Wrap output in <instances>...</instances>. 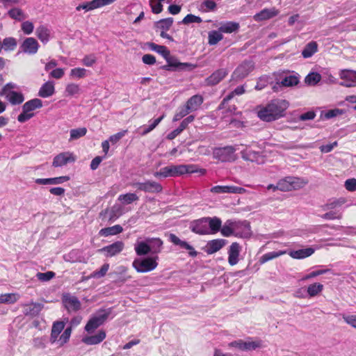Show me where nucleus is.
I'll use <instances>...</instances> for the list:
<instances>
[{
  "instance_id": "338daca9",
  "label": "nucleus",
  "mask_w": 356,
  "mask_h": 356,
  "mask_svg": "<svg viewBox=\"0 0 356 356\" xmlns=\"http://www.w3.org/2000/svg\"><path fill=\"white\" fill-rule=\"evenodd\" d=\"M97 61V58L94 54L86 55L82 59V63L86 67H92Z\"/></svg>"
},
{
  "instance_id": "f8f14e48",
  "label": "nucleus",
  "mask_w": 356,
  "mask_h": 356,
  "mask_svg": "<svg viewBox=\"0 0 356 356\" xmlns=\"http://www.w3.org/2000/svg\"><path fill=\"white\" fill-rule=\"evenodd\" d=\"M168 241L173 245L179 246L181 249L188 250L190 257H195L197 255V252L192 245L188 244L186 241L181 240L175 234L170 233L168 234Z\"/></svg>"
},
{
  "instance_id": "13d9d810",
  "label": "nucleus",
  "mask_w": 356,
  "mask_h": 356,
  "mask_svg": "<svg viewBox=\"0 0 356 356\" xmlns=\"http://www.w3.org/2000/svg\"><path fill=\"white\" fill-rule=\"evenodd\" d=\"M72 329L71 328V327L69 326L64 330V332L60 335L59 339L60 346H63L69 341L72 334Z\"/></svg>"
},
{
  "instance_id": "4468645a",
  "label": "nucleus",
  "mask_w": 356,
  "mask_h": 356,
  "mask_svg": "<svg viewBox=\"0 0 356 356\" xmlns=\"http://www.w3.org/2000/svg\"><path fill=\"white\" fill-rule=\"evenodd\" d=\"M124 248V244L121 241H118L111 245L103 247L98 250L106 257H112L120 253Z\"/></svg>"
},
{
  "instance_id": "4d7b16f0",
  "label": "nucleus",
  "mask_w": 356,
  "mask_h": 356,
  "mask_svg": "<svg viewBox=\"0 0 356 356\" xmlns=\"http://www.w3.org/2000/svg\"><path fill=\"white\" fill-rule=\"evenodd\" d=\"M6 50H13L17 46V41L14 38H6L2 43Z\"/></svg>"
},
{
  "instance_id": "6ab92c4d",
  "label": "nucleus",
  "mask_w": 356,
  "mask_h": 356,
  "mask_svg": "<svg viewBox=\"0 0 356 356\" xmlns=\"http://www.w3.org/2000/svg\"><path fill=\"white\" fill-rule=\"evenodd\" d=\"M75 161L73 154L70 152H65L56 155L53 161L52 165L55 168L63 167L68 163Z\"/></svg>"
},
{
  "instance_id": "423d86ee",
  "label": "nucleus",
  "mask_w": 356,
  "mask_h": 356,
  "mask_svg": "<svg viewBox=\"0 0 356 356\" xmlns=\"http://www.w3.org/2000/svg\"><path fill=\"white\" fill-rule=\"evenodd\" d=\"M157 256L146 257L144 259H136L133 261L132 266L138 273H147L154 270L157 266Z\"/></svg>"
},
{
  "instance_id": "c85d7f7f",
  "label": "nucleus",
  "mask_w": 356,
  "mask_h": 356,
  "mask_svg": "<svg viewBox=\"0 0 356 356\" xmlns=\"http://www.w3.org/2000/svg\"><path fill=\"white\" fill-rule=\"evenodd\" d=\"M227 243V241L222 238L213 239L209 241L207 243V252L208 254H213L221 248H222Z\"/></svg>"
},
{
  "instance_id": "c756f323",
  "label": "nucleus",
  "mask_w": 356,
  "mask_h": 356,
  "mask_svg": "<svg viewBox=\"0 0 356 356\" xmlns=\"http://www.w3.org/2000/svg\"><path fill=\"white\" fill-rule=\"evenodd\" d=\"M3 96H5L6 99L13 105L20 104L24 101V95L22 92L16 91H8V92Z\"/></svg>"
},
{
  "instance_id": "69168bd1",
  "label": "nucleus",
  "mask_w": 356,
  "mask_h": 356,
  "mask_svg": "<svg viewBox=\"0 0 356 356\" xmlns=\"http://www.w3.org/2000/svg\"><path fill=\"white\" fill-rule=\"evenodd\" d=\"M79 86L76 83L67 84L65 88V92L67 94V95L70 96L78 94L79 92Z\"/></svg>"
},
{
  "instance_id": "6e6d98bb",
  "label": "nucleus",
  "mask_w": 356,
  "mask_h": 356,
  "mask_svg": "<svg viewBox=\"0 0 356 356\" xmlns=\"http://www.w3.org/2000/svg\"><path fill=\"white\" fill-rule=\"evenodd\" d=\"M33 346L37 349H44L47 346V338L45 337L34 338Z\"/></svg>"
},
{
  "instance_id": "f704fd0d",
  "label": "nucleus",
  "mask_w": 356,
  "mask_h": 356,
  "mask_svg": "<svg viewBox=\"0 0 356 356\" xmlns=\"http://www.w3.org/2000/svg\"><path fill=\"white\" fill-rule=\"evenodd\" d=\"M35 33L38 39L43 43L45 44L49 40L51 31L47 27L43 25L38 26Z\"/></svg>"
},
{
  "instance_id": "2eb2a0df",
  "label": "nucleus",
  "mask_w": 356,
  "mask_h": 356,
  "mask_svg": "<svg viewBox=\"0 0 356 356\" xmlns=\"http://www.w3.org/2000/svg\"><path fill=\"white\" fill-rule=\"evenodd\" d=\"M167 61V65L161 67L162 69L168 71L171 70H185L188 67H191L193 65L188 63H181L179 62L177 58L170 56V53L169 52V56L168 57L164 58Z\"/></svg>"
},
{
  "instance_id": "5fc2aeb1",
  "label": "nucleus",
  "mask_w": 356,
  "mask_h": 356,
  "mask_svg": "<svg viewBox=\"0 0 356 356\" xmlns=\"http://www.w3.org/2000/svg\"><path fill=\"white\" fill-rule=\"evenodd\" d=\"M87 70L85 68L76 67L70 71V76L73 78L81 79L86 76Z\"/></svg>"
},
{
  "instance_id": "5701e85b",
  "label": "nucleus",
  "mask_w": 356,
  "mask_h": 356,
  "mask_svg": "<svg viewBox=\"0 0 356 356\" xmlns=\"http://www.w3.org/2000/svg\"><path fill=\"white\" fill-rule=\"evenodd\" d=\"M279 12L275 8H264L259 13L254 15V19L257 22H261L273 18L278 15Z\"/></svg>"
},
{
  "instance_id": "f03ea898",
  "label": "nucleus",
  "mask_w": 356,
  "mask_h": 356,
  "mask_svg": "<svg viewBox=\"0 0 356 356\" xmlns=\"http://www.w3.org/2000/svg\"><path fill=\"white\" fill-rule=\"evenodd\" d=\"M197 172L194 165H172L162 168L160 171L156 172L154 175L156 177H178L187 173Z\"/></svg>"
},
{
  "instance_id": "cd10ccee",
  "label": "nucleus",
  "mask_w": 356,
  "mask_h": 356,
  "mask_svg": "<svg viewBox=\"0 0 356 356\" xmlns=\"http://www.w3.org/2000/svg\"><path fill=\"white\" fill-rule=\"evenodd\" d=\"M65 328V323L64 321H55L51 327V334H50V342L51 343H54L61 333V332Z\"/></svg>"
},
{
  "instance_id": "79ce46f5",
  "label": "nucleus",
  "mask_w": 356,
  "mask_h": 356,
  "mask_svg": "<svg viewBox=\"0 0 356 356\" xmlns=\"http://www.w3.org/2000/svg\"><path fill=\"white\" fill-rule=\"evenodd\" d=\"M299 83V75H289L285 76L281 81V85L285 87L296 86Z\"/></svg>"
},
{
  "instance_id": "0eeeda50",
  "label": "nucleus",
  "mask_w": 356,
  "mask_h": 356,
  "mask_svg": "<svg viewBox=\"0 0 356 356\" xmlns=\"http://www.w3.org/2000/svg\"><path fill=\"white\" fill-rule=\"evenodd\" d=\"M236 149L231 145L223 147H216L213 151V156L222 162L234 161L236 156L235 154Z\"/></svg>"
},
{
  "instance_id": "ea45409f",
  "label": "nucleus",
  "mask_w": 356,
  "mask_h": 356,
  "mask_svg": "<svg viewBox=\"0 0 356 356\" xmlns=\"http://www.w3.org/2000/svg\"><path fill=\"white\" fill-rule=\"evenodd\" d=\"M286 253H287V252L286 250H280L277 252H275V251L269 252H267V253L264 254V255H262V257L260 259V261H261V263L264 264L270 260L275 259L280 256L285 254Z\"/></svg>"
},
{
  "instance_id": "72a5a7b5",
  "label": "nucleus",
  "mask_w": 356,
  "mask_h": 356,
  "mask_svg": "<svg viewBox=\"0 0 356 356\" xmlns=\"http://www.w3.org/2000/svg\"><path fill=\"white\" fill-rule=\"evenodd\" d=\"M123 228L120 225H115L112 227H108L100 229L99 234L102 236H108L116 235L122 232Z\"/></svg>"
},
{
  "instance_id": "0e129e2a",
  "label": "nucleus",
  "mask_w": 356,
  "mask_h": 356,
  "mask_svg": "<svg viewBox=\"0 0 356 356\" xmlns=\"http://www.w3.org/2000/svg\"><path fill=\"white\" fill-rule=\"evenodd\" d=\"M149 4L152 8V11L155 14H159L163 10V5L161 1L158 0H150Z\"/></svg>"
},
{
  "instance_id": "49530a36",
  "label": "nucleus",
  "mask_w": 356,
  "mask_h": 356,
  "mask_svg": "<svg viewBox=\"0 0 356 356\" xmlns=\"http://www.w3.org/2000/svg\"><path fill=\"white\" fill-rule=\"evenodd\" d=\"M191 112V111L188 109V107L186 104L184 106H179L177 108V110L173 117L172 121L173 122L179 121L181 119H182L183 118H184L185 116H186Z\"/></svg>"
},
{
  "instance_id": "6e6552de",
  "label": "nucleus",
  "mask_w": 356,
  "mask_h": 356,
  "mask_svg": "<svg viewBox=\"0 0 356 356\" xmlns=\"http://www.w3.org/2000/svg\"><path fill=\"white\" fill-rule=\"evenodd\" d=\"M131 186L138 191L149 193H159L163 191L161 184L152 180H146L144 182H134Z\"/></svg>"
},
{
  "instance_id": "774afa93",
  "label": "nucleus",
  "mask_w": 356,
  "mask_h": 356,
  "mask_svg": "<svg viewBox=\"0 0 356 356\" xmlns=\"http://www.w3.org/2000/svg\"><path fill=\"white\" fill-rule=\"evenodd\" d=\"M21 29L25 34L29 35L33 33L34 25L30 21H25L22 24Z\"/></svg>"
},
{
  "instance_id": "e2e57ef3",
  "label": "nucleus",
  "mask_w": 356,
  "mask_h": 356,
  "mask_svg": "<svg viewBox=\"0 0 356 356\" xmlns=\"http://www.w3.org/2000/svg\"><path fill=\"white\" fill-rule=\"evenodd\" d=\"M55 276V273L52 271H47L46 273H38L36 277L41 282L49 281Z\"/></svg>"
},
{
  "instance_id": "ddd939ff",
  "label": "nucleus",
  "mask_w": 356,
  "mask_h": 356,
  "mask_svg": "<svg viewBox=\"0 0 356 356\" xmlns=\"http://www.w3.org/2000/svg\"><path fill=\"white\" fill-rule=\"evenodd\" d=\"M190 229L195 234L200 235L210 234L208 227L207 217L202 218L191 222Z\"/></svg>"
},
{
  "instance_id": "bf43d9fd",
  "label": "nucleus",
  "mask_w": 356,
  "mask_h": 356,
  "mask_svg": "<svg viewBox=\"0 0 356 356\" xmlns=\"http://www.w3.org/2000/svg\"><path fill=\"white\" fill-rule=\"evenodd\" d=\"M261 347V343L259 341H243V350L249 351L257 349Z\"/></svg>"
},
{
  "instance_id": "7c9ffc66",
  "label": "nucleus",
  "mask_w": 356,
  "mask_h": 356,
  "mask_svg": "<svg viewBox=\"0 0 356 356\" xmlns=\"http://www.w3.org/2000/svg\"><path fill=\"white\" fill-rule=\"evenodd\" d=\"M245 88L243 86H237L233 91L229 93L222 101L218 106V109L225 108L226 104L232 99L235 95H241L245 92Z\"/></svg>"
},
{
  "instance_id": "412c9836",
  "label": "nucleus",
  "mask_w": 356,
  "mask_h": 356,
  "mask_svg": "<svg viewBox=\"0 0 356 356\" xmlns=\"http://www.w3.org/2000/svg\"><path fill=\"white\" fill-rule=\"evenodd\" d=\"M228 71L225 68L216 70L206 79L208 86H215L219 83L227 75Z\"/></svg>"
},
{
  "instance_id": "2f4dec72",
  "label": "nucleus",
  "mask_w": 356,
  "mask_h": 356,
  "mask_svg": "<svg viewBox=\"0 0 356 356\" xmlns=\"http://www.w3.org/2000/svg\"><path fill=\"white\" fill-rule=\"evenodd\" d=\"M202 103L203 97L200 95H195L188 99L186 105L188 109L193 112L197 111Z\"/></svg>"
},
{
  "instance_id": "4be33fe9",
  "label": "nucleus",
  "mask_w": 356,
  "mask_h": 356,
  "mask_svg": "<svg viewBox=\"0 0 356 356\" xmlns=\"http://www.w3.org/2000/svg\"><path fill=\"white\" fill-rule=\"evenodd\" d=\"M43 307L44 305L38 302H31L28 304H24L23 305V314L27 316H36L40 314Z\"/></svg>"
},
{
  "instance_id": "a878e982",
  "label": "nucleus",
  "mask_w": 356,
  "mask_h": 356,
  "mask_svg": "<svg viewBox=\"0 0 356 356\" xmlns=\"http://www.w3.org/2000/svg\"><path fill=\"white\" fill-rule=\"evenodd\" d=\"M315 250L312 248H307L298 250H291L288 252L289 255L296 259L307 258L314 254Z\"/></svg>"
},
{
  "instance_id": "aec40b11",
  "label": "nucleus",
  "mask_w": 356,
  "mask_h": 356,
  "mask_svg": "<svg viewBox=\"0 0 356 356\" xmlns=\"http://www.w3.org/2000/svg\"><path fill=\"white\" fill-rule=\"evenodd\" d=\"M245 191V189L242 187L235 186H215L211 188V192L213 193H234L242 194Z\"/></svg>"
},
{
  "instance_id": "58836bf2",
  "label": "nucleus",
  "mask_w": 356,
  "mask_h": 356,
  "mask_svg": "<svg viewBox=\"0 0 356 356\" xmlns=\"http://www.w3.org/2000/svg\"><path fill=\"white\" fill-rule=\"evenodd\" d=\"M146 46L148 47L149 49L152 51H154L161 54L163 58H166L168 56H169L170 51L165 46L159 45L154 42H147Z\"/></svg>"
},
{
  "instance_id": "f3484780",
  "label": "nucleus",
  "mask_w": 356,
  "mask_h": 356,
  "mask_svg": "<svg viewBox=\"0 0 356 356\" xmlns=\"http://www.w3.org/2000/svg\"><path fill=\"white\" fill-rule=\"evenodd\" d=\"M39 44L34 38H26L20 45L21 51L30 54H35L39 49Z\"/></svg>"
},
{
  "instance_id": "c9c22d12",
  "label": "nucleus",
  "mask_w": 356,
  "mask_h": 356,
  "mask_svg": "<svg viewBox=\"0 0 356 356\" xmlns=\"http://www.w3.org/2000/svg\"><path fill=\"white\" fill-rule=\"evenodd\" d=\"M318 51V44L316 42L312 41L307 43L302 51V56L305 58L312 57Z\"/></svg>"
},
{
  "instance_id": "473e14b6",
  "label": "nucleus",
  "mask_w": 356,
  "mask_h": 356,
  "mask_svg": "<svg viewBox=\"0 0 356 356\" xmlns=\"http://www.w3.org/2000/svg\"><path fill=\"white\" fill-rule=\"evenodd\" d=\"M208 227L211 234H216L220 230L222 226L221 220L216 217H207Z\"/></svg>"
},
{
  "instance_id": "603ef678",
  "label": "nucleus",
  "mask_w": 356,
  "mask_h": 356,
  "mask_svg": "<svg viewBox=\"0 0 356 356\" xmlns=\"http://www.w3.org/2000/svg\"><path fill=\"white\" fill-rule=\"evenodd\" d=\"M8 14L12 19H16L18 21H22L24 19H25V17H26L23 11L21 9L17 8L10 9L8 11Z\"/></svg>"
},
{
  "instance_id": "1a4fd4ad",
  "label": "nucleus",
  "mask_w": 356,
  "mask_h": 356,
  "mask_svg": "<svg viewBox=\"0 0 356 356\" xmlns=\"http://www.w3.org/2000/svg\"><path fill=\"white\" fill-rule=\"evenodd\" d=\"M254 68V63L251 60L242 62L234 71L232 78L234 80H241L246 77Z\"/></svg>"
},
{
  "instance_id": "e433bc0d",
  "label": "nucleus",
  "mask_w": 356,
  "mask_h": 356,
  "mask_svg": "<svg viewBox=\"0 0 356 356\" xmlns=\"http://www.w3.org/2000/svg\"><path fill=\"white\" fill-rule=\"evenodd\" d=\"M239 27V24L238 22H227L226 23L222 24L219 27L218 30L221 33H232L238 31Z\"/></svg>"
},
{
  "instance_id": "4c0bfd02",
  "label": "nucleus",
  "mask_w": 356,
  "mask_h": 356,
  "mask_svg": "<svg viewBox=\"0 0 356 356\" xmlns=\"http://www.w3.org/2000/svg\"><path fill=\"white\" fill-rule=\"evenodd\" d=\"M234 220H227L223 226H221L220 233L225 237L234 235Z\"/></svg>"
},
{
  "instance_id": "c03bdc74",
  "label": "nucleus",
  "mask_w": 356,
  "mask_h": 356,
  "mask_svg": "<svg viewBox=\"0 0 356 356\" xmlns=\"http://www.w3.org/2000/svg\"><path fill=\"white\" fill-rule=\"evenodd\" d=\"M138 200V196L136 193H129L126 194L120 195L118 200L123 204H129Z\"/></svg>"
},
{
  "instance_id": "a211bd4d",
  "label": "nucleus",
  "mask_w": 356,
  "mask_h": 356,
  "mask_svg": "<svg viewBox=\"0 0 356 356\" xmlns=\"http://www.w3.org/2000/svg\"><path fill=\"white\" fill-rule=\"evenodd\" d=\"M241 250V245L237 242H234L230 245L227 251L228 263L230 266H234L238 264Z\"/></svg>"
},
{
  "instance_id": "20e7f679",
  "label": "nucleus",
  "mask_w": 356,
  "mask_h": 356,
  "mask_svg": "<svg viewBox=\"0 0 356 356\" xmlns=\"http://www.w3.org/2000/svg\"><path fill=\"white\" fill-rule=\"evenodd\" d=\"M42 107V102L41 99L35 98L26 102L22 106V112L17 117V120L21 122H25L34 116L33 113L37 108Z\"/></svg>"
},
{
  "instance_id": "864d4df0",
  "label": "nucleus",
  "mask_w": 356,
  "mask_h": 356,
  "mask_svg": "<svg viewBox=\"0 0 356 356\" xmlns=\"http://www.w3.org/2000/svg\"><path fill=\"white\" fill-rule=\"evenodd\" d=\"M15 293H5L0 295V304H13L17 302V298Z\"/></svg>"
},
{
  "instance_id": "dca6fc26",
  "label": "nucleus",
  "mask_w": 356,
  "mask_h": 356,
  "mask_svg": "<svg viewBox=\"0 0 356 356\" xmlns=\"http://www.w3.org/2000/svg\"><path fill=\"white\" fill-rule=\"evenodd\" d=\"M339 75L341 79H342L340 83L341 86L348 88L356 87V71L343 70Z\"/></svg>"
},
{
  "instance_id": "9d476101",
  "label": "nucleus",
  "mask_w": 356,
  "mask_h": 356,
  "mask_svg": "<svg viewBox=\"0 0 356 356\" xmlns=\"http://www.w3.org/2000/svg\"><path fill=\"white\" fill-rule=\"evenodd\" d=\"M62 302L68 313L76 312L81 308V303L79 298L70 293L63 296Z\"/></svg>"
},
{
  "instance_id": "9b49d317",
  "label": "nucleus",
  "mask_w": 356,
  "mask_h": 356,
  "mask_svg": "<svg viewBox=\"0 0 356 356\" xmlns=\"http://www.w3.org/2000/svg\"><path fill=\"white\" fill-rule=\"evenodd\" d=\"M234 236L239 238H248L251 235L250 223L247 220H234Z\"/></svg>"
},
{
  "instance_id": "39448f33",
  "label": "nucleus",
  "mask_w": 356,
  "mask_h": 356,
  "mask_svg": "<svg viewBox=\"0 0 356 356\" xmlns=\"http://www.w3.org/2000/svg\"><path fill=\"white\" fill-rule=\"evenodd\" d=\"M111 314V309L99 310L88 321L85 326V330L88 333H92L95 330L103 325Z\"/></svg>"
},
{
  "instance_id": "a18cd8bd",
  "label": "nucleus",
  "mask_w": 356,
  "mask_h": 356,
  "mask_svg": "<svg viewBox=\"0 0 356 356\" xmlns=\"http://www.w3.org/2000/svg\"><path fill=\"white\" fill-rule=\"evenodd\" d=\"M321 80V76L318 72L309 73L305 79V83L309 86H315Z\"/></svg>"
},
{
  "instance_id": "a19ab883",
  "label": "nucleus",
  "mask_w": 356,
  "mask_h": 356,
  "mask_svg": "<svg viewBox=\"0 0 356 356\" xmlns=\"http://www.w3.org/2000/svg\"><path fill=\"white\" fill-rule=\"evenodd\" d=\"M135 251L138 256L145 255L150 252L147 238L145 241L137 243L135 245Z\"/></svg>"
},
{
  "instance_id": "393cba45",
  "label": "nucleus",
  "mask_w": 356,
  "mask_h": 356,
  "mask_svg": "<svg viewBox=\"0 0 356 356\" xmlns=\"http://www.w3.org/2000/svg\"><path fill=\"white\" fill-rule=\"evenodd\" d=\"M54 93V83L51 81H49L42 85L38 91V96L42 98H47L52 96Z\"/></svg>"
},
{
  "instance_id": "09e8293b",
  "label": "nucleus",
  "mask_w": 356,
  "mask_h": 356,
  "mask_svg": "<svg viewBox=\"0 0 356 356\" xmlns=\"http://www.w3.org/2000/svg\"><path fill=\"white\" fill-rule=\"evenodd\" d=\"M173 23L172 17H168L165 19H161L159 21L156 22V26L157 28L160 29L161 31H168L171 27Z\"/></svg>"
},
{
  "instance_id": "7ed1b4c3",
  "label": "nucleus",
  "mask_w": 356,
  "mask_h": 356,
  "mask_svg": "<svg viewBox=\"0 0 356 356\" xmlns=\"http://www.w3.org/2000/svg\"><path fill=\"white\" fill-rule=\"evenodd\" d=\"M308 183V180L296 177H286L280 179L277 184V188L281 191H290L303 188Z\"/></svg>"
},
{
  "instance_id": "37998d69",
  "label": "nucleus",
  "mask_w": 356,
  "mask_h": 356,
  "mask_svg": "<svg viewBox=\"0 0 356 356\" xmlns=\"http://www.w3.org/2000/svg\"><path fill=\"white\" fill-rule=\"evenodd\" d=\"M223 35L222 33L218 31H211L209 33L208 42L210 45H215L218 42L222 40Z\"/></svg>"
},
{
  "instance_id": "b1692460",
  "label": "nucleus",
  "mask_w": 356,
  "mask_h": 356,
  "mask_svg": "<svg viewBox=\"0 0 356 356\" xmlns=\"http://www.w3.org/2000/svg\"><path fill=\"white\" fill-rule=\"evenodd\" d=\"M106 337L104 330H99L97 334L92 336H86L82 338L81 341L86 345H97L103 341Z\"/></svg>"
},
{
  "instance_id": "052dcab7",
  "label": "nucleus",
  "mask_w": 356,
  "mask_h": 356,
  "mask_svg": "<svg viewBox=\"0 0 356 356\" xmlns=\"http://www.w3.org/2000/svg\"><path fill=\"white\" fill-rule=\"evenodd\" d=\"M202 19L200 17L194 15L193 14H188L182 20V23L184 24H188L191 23H201Z\"/></svg>"
},
{
  "instance_id": "bb28decb",
  "label": "nucleus",
  "mask_w": 356,
  "mask_h": 356,
  "mask_svg": "<svg viewBox=\"0 0 356 356\" xmlns=\"http://www.w3.org/2000/svg\"><path fill=\"white\" fill-rule=\"evenodd\" d=\"M149 252L152 254L160 253L163 249V242L159 238H147Z\"/></svg>"
},
{
  "instance_id": "3c124183",
  "label": "nucleus",
  "mask_w": 356,
  "mask_h": 356,
  "mask_svg": "<svg viewBox=\"0 0 356 356\" xmlns=\"http://www.w3.org/2000/svg\"><path fill=\"white\" fill-rule=\"evenodd\" d=\"M109 269V264H103L99 270L93 271L89 276L90 278H102L104 277Z\"/></svg>"
},
{
  "instance_id": "8fccbe9b",
  "label": "nucleus",
  "mask_w": 356,
  "mask_h": 356,
  "mask_svg": "<svg viewBox=\"0 0 356 356\" xmlns=\"http://www.w3.org/2000/svg\"><path fill=\"white\" fill-rule=\"evenodd\" d=\"M87 133V129L85 127H80L70 130V140H76L84 136Z\"/></svg>"
},
{
  "instance_id": "f257e3e1",
  "label": "nucleus",
  "mask_w": 356,
  "mask_h": 356,
  "mask_svg": "<svg viewBox=\"0 0 356 356\" xmlns=\"http://www.w3.org/2000/svg\"><path fill=\"white\" fill-rule=\"evenodd\" d=\"M289 102L284 99H275L271 100L266 106L261 108L258 117L263 121H275L284 115V112L289 107Z\"/></svg>"
},
{
  "instance_id": "de8ad7c7",
  "label": "nucleus",
  "mask_w": 356,
  "mask_h": 356,
  "mask_svg": "<svg viewBox=\"0 0 356 356\" xmlns=\"http://www.w3.org/2000/svg\"><path fill=\"white\" fill-rule=\"evenodd\" d=\"M323 289V285L321 283H314L307 287V293L310 297H314L321 293Z\"/></svg>"
},
{
  "instance_id": "680f3d73",
  "label": "nucleus",
  "mask_w": 356,
  "mask_h": 356,
  "mask_svg": "<svg viewBox=\"0 0 356 356\" xmlns=\"http://www.w3.org/2000/svg\"><path fill=\"white\" fill-rule=\"evenodd\" d=\"M201 7L204 11H212L216 8V3L213 0H203L201 3Z\"/></svg>"
}]
</instances>
